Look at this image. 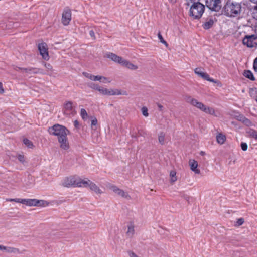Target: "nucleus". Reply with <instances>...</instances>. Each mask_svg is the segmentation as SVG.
Wrapping results in <instances>:
<instances>
[{
  "label": "nucleus",
  "instance_id": "f257e3e1",
  "mask_svg": "<svg viewBox=\"0 0 257 257\" xmlns=\"http://www.w3.org/2000/svg\"><path fill=\"white\" fill-rule=\"evenodd\" d=\"M48 131L51 135L57 136L59 143L62 149L67 150L69 148V144L67 137L69 133L65 126L56 124L49 128Z\"/></svg>",
  "mask_w": 257,
  "mask_h": 257
},
{
  "label": "nucleus",
  "instance_id": "f03ea898",
  "mask_svg": "<svg viewBox=\"0 0 257 257\" xmlns=\"http://www.w3.org/2000/svg\"><path fill=\"white\" fill-rule=\"evenodd\" d=\"M241 4L236 0H228L223 7L224 14L229 17H235L241 12Z\"/></svg>",
  "mask_w": 257,
  "mask_h": 257
},
{
  "label": "nucleus",
  "instance_id": "7ed1b4c3",
  "mask_svg": "<svg viewBox=\"0 0 257 257\" xmlns=\"http://www.w3.org/2000/svg\"><path fill=\"white\" fill-rule=\"evenodd\" d=\"M191 3L189 13L190 16L194 19H199L202 16L205 6L199 2V0H190Z\"/></svg>",
  "mask_w": 257,
  "mask_h": 257
},
{
  "label": "nucleus",
  "instance_id": "20e7f679",
  "mask_svg": "<svg viewBox=\"0 0 257 257\" xmlns=\"http://www.w3.org/2000/svg\"><path fill=\"white\" fill-rule=\"evenodd\" d=\"M185 99L187 102L190 103L206 113L210 114H213L214 113V110L213 108L207 107L202 102L198 101L196 99L190 96H186Z\"/></svg>",
  "mask_w": 257,
  "mask_h": 257
},
{
  "label": "nucleus",
  "instance_id": "39448f33",
  "mask_svg": "<svg viewBox=\"0 0 257 257\" xmlns=\"http://www.w3.org/2000/svg\"><path fill=\"white\" fill-rule=\"evenodd\" d=\"M242 43L243 45L249 48L256 47L257 35L254 34L245 35L242 40Z\"/></svg>",
  "mask_w": 257,
  "mask_h": 257
},
{
  "label": "nucleus",
  "instance_id": "423d86ee",
  "mask_svg": "<svg viewBox=\"0 0 257 257\" xmlns=\"http://www.w3.org/2000/svg\"><path fill=\"white\" fill-rule=\"evenodd\" d=\"M205 5L212 11L219 12L222 7L221 0H206Z\"/></svg>",
  "mask_w": 257,
  "mask_h": 257
},
{
  "label": "nucleus",
  "instance_id": "0eeeda50",
  "mask_svg": "<svg viewBox=\"0 0 257 257\" xmlns=\"http://www.w3.org/2000/svg\"><path fill=\"white\" fill-rule=\"evenodd\" d=\"M79 181L78 176H69L65 177L62 181V185L66 187H77V183Z\"/></svg>",
  "mask_w": 257,
  "mask_h": 257
},
{
  "label": "nucleus",
  "instance_id": "6e6552de",
  "mask_svg": "<svg viewBox=\"0 0 257 257\" xmlns=\"http://www.w3.org/2000/svg\"><path fill=\"white\" fill-rule=\"evenodd\" d=\"M47 202L44 200H39L36 199H23L22 204L29 206H44Z\"/></svg>",
  "mask_w": 257,
  "mask_h": 257
},
{
  "label": "nucleus",
  "instance_id": "1a4fd4ad",
  "mask_svg": "<svg viewBox=\"0 0 257 257\" xmlns=\"http://www.w3.org/2000/svg\"><path fill=\"white\" fill-rule=\"evenodd\" d=\"M71 20V11L68 8H65L62 13V23L65 26H67Z\"/></svg>",
  "mask_w": 257,
  "mask_h": 257
},
{
  "label": "nucleus",
  "instance_id": "9d476101",
  "mask_svg": "<svg viewBox=\"0 0 257 257\" xmlns=\"http://www.w3.org/2000/svg\"><path fill=\"white\" fill-rule=\"evenodd\" d=\"M38 47L42 58L45 60H49V57L46 44L45 43L39 44Z\"/></svg>",
  "mask_w": 257,
  "mask_h": 257
},
{
  "label": "nucleus",
  "instance_id": "9b49d317",
  "mask_svg": "<svg viewBox=\"0 0 257 257\" xmlns=\"http://www.w3.org/2000/svg\"><path fill=\"white\" fill-rule=\"evenodd\" d=\"M105 57L111 59L114 62L120 64V65L123 59L121 57L118 56L116 54L111 52H107L105 54Z\"/></svg>",
  "mask_w": 257,
  "mask_h": 257
},
{
  "label": "nucleus",
  "instance_id": "f8f14e48",
  "mask_svg": "<svg viewBox=\"0 0 257 257\" xmlns=\"http://www.w3.org/2000/svg\"><path fill=\"white\" fill-rule=\"evenodd\" d=\"M64 114L66 115L75 114L74 109L73 107V103L71 101H68L64 105Z\"/></svg>",
  "mask_w": 257,
  "mask_h": 257
},
{
  "label": "nucleus",
  "instance_id": "ddd939ff",
  "mask_svg": "<svg viewBox=\"0 0 257 257\" xmlns=\"http://www.w3.org/2000/svg\"><path fill=\"white\" fill-rule=\"evenodd\" d=\"M111 189L114 193H115L117 195H118L123 198H130L128 194L126 192H125L123 190L117 188L116 186H112Z\"/></svg>",
  "mask_w": 257,
  "mask_h": 257
},
{
  "label": "nucleus",
  "instance_id": "4468645a",
  "mask_svg": "<svg viewBox=\"0 0 257 257\" xmlns=\"http://www.w3.org/2000/svg\"><path fill=\"white\" fill-rule=\"evenodd\" d=\"M0 250L5 251V252L9 253H20L19 249L15 247L10 246H5L1 245Z\"/></svg>",
  "mask_w": 257,
  "mask_h": 257
},
{
  "label": "nucleus",
  "instance_id": "2eb2a0df",
  "mask_svg": "<svg viewBox=\"0 0 257 257\" xmlns=\"http://www.w3.org/2000/svg\"><path fill=\"white\" fill-rule=\"evenodd\" d=\"M189 165L190 166L191 170L195 173L199 174L200 173V170L197 169L198 163L194 160H190L189 162Z\"/></svg>",
  "mask_w": 257,
  "mask_h": 257
},
{
  "label": "nucleus",
  "instance_id": "dca6fc26",
  "mask_svg": "<svg viewBox=\"0 0 257 257\" xmlns=\"http://www.w3.org/2000/svg\"><path fill=\"white\" fill-rule=\"evenodd\" d=\"M15 69L16 71L21 70L23 73H26L30 74H35L34 72H36V68L29 67L27 68H20L16 67Z\"/></svg>",
  "mask_w": 257,
  "mask_h": 257
},
{
  "label": "nucleus",
  "instance_id": "f3484780",
  "mask_svg": "<svg viewBox=\"0 0 257 257\" xmlns=\"http://www.w3.org/2000/svg\"><path fill=\"white\" fill-rule=\"evenodd\" d=\"M79 181L77 183V187H89V184L91 181L88 179H81L78 177Z\"/></svg>",
  "mask_w": 257,
  "mask_h": 257
},
{
  "label": "nucleus",
  "instance_id": "a211bd4d",
  "mask_svg": "<svg viewBox=\"0 0 257 257\" xmlns=\"http://www.w3.org/2000/svg\"><path fill=\"white\" fill-rule=\"evenodd\" d=\"M121 65L126 67L128 69H130L131 70H136L138 69V66L132 64L130 61L123 59L122 61L121 62Z\"/></svg>",
  "mask_w": 257,
  "mask_h": 257
},
{
  "label": "nucleus",
  "instance_id": "6ab92c4d",
  "mask_svg": "<svg viewBox=\"0 0 257 257\" xmlns=\"http://www.w3.org/2000/svg\"><path fill=\"white\" fill-rule=\"evenodd\" d=\"M89 188L92 190L94 191L97 194H100L102 193L99 188L92 182H90L89 184Z\"/></svg>",
  "mask_w": 257,
  "mask_h": 257
},
{
  "label": "nucleus",
  "instance_id": "aec40b11",
  "mask_svg": "<svg viewBox=\"0 0 257 257\" xmlns=\"http://www.w3.org/2000/svg\"><path fill=\"white\" fill-rule=\"evenodd\" d=\"M243 75L252 81H254L255 80L253 73L250 70H245L243 73Z\"/></svg>",
  "mask_w": 257,
  "mask_h": 257
},
{
  "label": "nucleus",
  "instance_id": "412c9836",
  "mask_svg": "<svg viewBox=\"0 0 257 257\" xmlns=\"http://www.w3.org/2000/svg\"><path fill=\"white\" fill-rule=\"evenodd\" d=\"M44 66L46 68V73L47 75H49L50 76L53 74V69L52 65L49 63H44Z\"/></svg>",
  "mask_w": 257,
  "mask_h": 257
},
{
  "label": "nucleus",
  "instance_id": "4be33fe9",
  "mask_svg": "<svg viewBox=\"0 0 257 257\" xmlns=\"http://www.w3.org/2000/svg\"><path fill=\"white\" fill-rule=\"evenodd\" d=\"M214 23V21L212 19L210 18L209 20L204 23L203 25L204 29H209L210 28Z\"/></svg>",
  "mask_w": 257,
  "mask_h": 257
},
{
  "label": "nucleus",
  "instance_id": "5701e85b",
  "mask_svg": "<svg viewBox=\"0 0 257 257\" xmlns=\"http://www.w3.org/2000/svg\"><path fill=\"white\" fill-rule=\"evenodd\" d=\"M216 140L219 144H222L226 140V137L222 134H219L216 136Z\"/></svg>",
  "mask_w": 257,
  "mask_h": 257
},
{
  "label": "nucleus",
  "instance_id": "b1692460",
  "mask_svg": "<svg viewBox=\"0 0 257 257\" xmlns=\"http://www.w3.org/2000/svg\"><path fill=\"white\" fill-rule=\"evenodd\" d=\"M121 94V91L118 89H108V95H118Z\"/></svg>",
  "mask_w": 257,
  "mask_h": 257
},
{
  "label": "nucleus",
  "instance_id": "393cba45",
  "mask_svg": "<svg viewBox=\"0 0 257 257\" xmlns=\"http://www.w3.org/2000/svg\"><path fill=\"white\" fill-rule=\"evenodd\" d=\"M165 133L162 132H160L158 135L159 142L162 145L165 143Z\"/></svg>",
  "mask_w": 257,
  "mask_h": 257
},
{
  "label": "nucleus",
  "instance_id": "a878e982",
  "mask_svg": "<svg viewBox=\"0 0 257 257\" xmlns=\"http://www.w3.org/2000/svg\"><path fill=\"white\" fill-rule=\"evenodd\" d=\"M127 235L128 236L132 237L134 233V228L132 225L128 226V229L127 231Z\"/></svg>",
  "mask_w": 257,
  "mask_h": 257
},
{
  "label": "nucleus",
  "instance_id": "bb28decb",
  "mask_svg": "<svg viewBox=\"0 0 257 257\" xmlns=\"http://www.w3.org/2000/svg\"><path fill=\"white\" fill-rule=\"evenodd\" d=\"M23 143L26 146H27L29 148H32L33 147V144L32 142L27 138H25L23 139Z\"/></svg>",
  "mask_w": 257,
  "mask_h": 257
},
{
  "label": "nucleus",
  "instance_id": "cd10ccee",
  "mask_svg": "<svg viewBox=\"0 0 257 257\" xmlns=\"http://www.w3.org/2000/svg\"><path fill=\"white\" fill-rule=\"evenodd\" d=\"M202 78H203L204 80H207L210 82H216L214 79L210 78L209 77V75L207 73L205 72L204 73L203 75H202Z\"/></svg>",
  "mask_w": 257,
  "mask_h": 257
},
{
  "label": "nucleus",
  "instance_id": "c85d7f7f",
  "mask_svg": "<svg viewBox=\"0 0 257 257\" xmlns=\"http://www.w3.org/2000/svg\"><path fill=\"white\" fill-rule=\"evenodd\" d=\"M176 173L175 171H171L170 173V176L171 177V181L174 182L177 180V177L176 176Z\"/></svg>",
  "mask_w": 257,
  "mask_h": 257
},
{
  "label": "nucleus",
  "instance_id": "c756f323",
  "mask_svg": "<svg viewBox=\"0 0 257 257\" xmlns=\"http://www.w3.org/2000/svg\"><path fill=\"white\" fill-rule=\"evenodd\" d=\"M248 133L252 138L257 140V131L254 130H250L249 131Z\"/></svg>",
  "mask_w": 257,
  "mask_h": 257
},
{
  "label": "nucleus",
  "instance_id": "7c9ffc66",
  "mask_svg": "<svg viewBox=\"0 0 257 257\" xmlns=\"http://www.w3.org/2000/svg\"><path fill=\"white\" fill-rule=\"evenodd\" d=\"M98 91L102 94L108 95V89L104 88L100 86Z\"/></svg>",
  "mask_w": 257,
  "mask_h": 257
},
{
  "label": "nucleus",
  "instance_id": "2f4dec72",
  "mask_svg": "<svg viewBox=\"0 0 257 257\" xmlns=\"http://www.w3.org/2000/svg\"><path fill=\"white\" fill-rule=\"evenodd\" d=\"M80 115L83 119H85L88 116L87 113L85 109H81L80 112Z\"/></svg>",
  "mask_w": 257,
  "mask_h": 257
},
{
  "label": "nucleus",
  "instance_id": "473e14b6",
  "mask_svg": "<svg viewBox=\"0 0 257 257\" xmlns=\"http://www.w3.org/2000/svg\"><path fill=\"white\" fill-rule=\"evenodd\" d=\"M88 86L92 88V89H95V90H96L98 91L100 86H99V85L97 84H95L94 83H89L88 84Z\"/></svg>",
  "mask_w": 257,
  "mask_h": 257
},
{
  "label": "nucleus",
  "instance_id": "72a5a7b5",
  "mask_svg": "<svg viewBox=\"0 0 257 257\" xmlns=\"http://www.w3.org/2000/svg\"><path fill=\"white\" fill-rule=\"evenodd\" d=\"M158 37L159 40H160V42L161 43L164 44L166 46H168V43H167V42L166 41H165L164 40L162 35L160 34V32L158 34Z\"/></svg>",
  "mask_w": 257,
  "mask_h": 257
},
{
  "label": "nucleus",
  "instance_id": "f704fd0d",
  "mask_svg": "<svg viewBox=\"0 0 257 257\" xmlns=\"http://www.w3.org/2000/svg\"><path fill=\"white\" fill-rule=\"evenodd\" d=\"M22 200H23V199H20V198H14V199L9 198V199H7L6 201H9V202H15L17 203H22Z\"/></svg>",
  "mask_w": 257,
  "mask_h": 257
},
{
  "label": "nucleus",
  "instance_id": "c9c22d12",
  "mask_svg": "<svg viewBox=\"0 0 257 257\" xmlns=\"http://www.w3.org/2000/svg\"><path fill=\"white\" fill-rule=\"evenodd\" d=\"M102 78H103V76H99V75H97V76L94 75L93 81H99L104 83H106V81L102 80Z\"/></svg>",
  "mask_w": 257,
  "mask_h": 257
},
{
  "label": "nucleus",
  "instance_id": "e433bc0d",
  "mask_svg": "<svg viewBox=\"0 0 257 257\" xmlns=\"http://www.w3.org/2000/svg\"><path fill=\"white\" fill-rule=\"evenodd\" d=\"M97 124V120L96 118L94 117L92 120L91 123V125L92 129L95 130V127Z\"/></svg>",
  "mask_w": 257,
  "mask_h": 257
},
{
  "label": "nucleus",
  "instance_id": "4c0bfd02",
  "mask_svg": "<svg viewBox=\"0 0 257 257\" xmlns=\"http://www.w3.org/2000/svg\"><path fill=\"white\" fill-rule=\"evenodd\" d=\"M195 73L198 75V76H200L201 77H202V75L204 74L205 72H202L201 70V69L199 68H197L194 70Z\"/></svg>",
  "mask_w": 257,
  "mask_h": 257
},
{
  "label": "nucleus",
  "instance_id": "58836bf2",
  "mask_svg": "<svg viewBox=\"0 0 257 257\" xmlns=\"http://www.w3.org/2000/svg\"><path fill=\"white\" fill-rule=\"evenodd\" d=\"M83 74L85 77L90 79V80H94V75L87 72H83Z\"/></svg>",
  "mask_w": 257,
  "mask_h": 257
},
{
  "label": "nucleus",
  "instance_id": "ea45409f",
  "mask_svg": "<svg viewBox=\"0 0 257 257\" xmlns=\"http://www.w3.org/2000/svg\"><path fill=\"white\" fill-rule=\"evenodd\" d=\"M240 147L241 148V149L243 151H246L247 150V148H248V145L245 142H241V144H240Z\"/></svg>",
  "mask_w": 257,
  "mask_h": 257
},
{
  "label": "nucleus",
  "instance_id": "a19ab883",
  "mask_svg": "<svg viewBox=\"0 0 257 257\" xmlns=\"http://www.w3.org/2000/svg\"><path fill=\"white\" fill-rule=\"evenodd\" d=\"M18 160L22 163H24L25 159L24 155L19 154L17 156Z\"/></svg>",
  "mask_w": 257,
  "mask_h": 257
},
{
  "label": "nucleus",
  "instance_id": "79ce46f5",
  "mask_svg": "<svg viewBox=\"0 0 257 257\" xmlns=\"http://www.w3.org/2000/svg\"><path fill=\"white\" fill-rule=\"evenodd\" d=\"M35 74H47L46 72H44L42 69L36 68V72H34Z\"/></svg>",
  "mask_w": 257,
  "mask_h": 257
},
{
  "label": "nucleus",
  "instance_id": "37998d69",
  "mask_svg": "<svg viewBox=\"0 0 257 257\" xmlns=\"http://www.w3.org/2000/svg\"><path fill=\"white\" fill-rule=\"evenodd\" d=\"M142 114L145 117H147L148 116V109L146 107H143L142 108Z\"/></svg>",
  "mask_w": 257,
  "mask_h": 257
},
{
  "label": "nucleus",
  "instance_id": "c03bdc74",
  "mask_svg": "<svg viewBox=\"0 0 257 257\" xmlns=\"http://www.w3.org/2000/svg\"><path fill=\"white\" fill-rule=\"evenodd\" d=\"M244 223V219L242 218H240L237 219L236 223L238 226L241 225Z\"/></svg>",
  "mask_w": 257,
  "mask_h": 257
},
{
  "label": "nucleus",
  "instance_id": "a18cd8bd",
  "mask_svg": "<svg viewBox=\"0 0 257 257\" xmlns=\"http://www.w3.org/2000/svg\"><path fill=\"white\" fill-rule=\"evenodd\" d=\"M253 14L254 15V18L257 19V5H255L253 7Z\"/></svg>",
  "mask_w": 257,
  "mask_h": 257
},
{
  "label": "nucleus",
  "instance_id": "49530a36",
  "mask_svg": "<svg viewBox=\"0 0 257 257\" xmlns=\"http://www.w3.org/2000/svg\"><path fill=\"white\" fill-rule=\"evenodd\" d=\"M253 69L255 71L257 72V57L254 60Z\"/></svg>",
  "mask_w": 257,
  "mask_h": 257
},
{
  "label": "nucleus",
  "instance_id": "de8ad7c7",
  "mask_svg": "<svg viewBox=\"0 0 257 257\" xmlns=\"http://www.w3.org/2000/svg\"><path fill=\"white\" fill-rule=\"evenodd\" d=\"M240 120H242L245 123L249 122V119L245 118L242 115L240 116Z\"/></svg>",
  "mask_w": 257,
  "mask_h": 257
},
{
  "label": "nucleus",
  "instance_id": "09e8293b",
  "mask_svg": "<svg viewBox=\"0 0 257 257\" xmlns=\"http://www.w3.org/2000/svg\"><path fill=\"white\" fill-rule=\"evenodd\" d=\"M89 35L93 39L95 38L94 32L92 30L89 31Z\"/></svg>",
  "mask_w": 257,
  "mask_h": 257
},
{
  "label": "nucleus",
  "instance_id": "8fccbe9b",
  "mask_svg": "<svg viewBox=\"0 0 257 257\" xmlns=\"http://www.w3.org/2000/svg\"><path fill=\"white\" fill-rule=\"evenodd\" d=\"M128 255L130 257H138L134 252L129 251L128 252Z\"/></svg>",
  "mask_w": 257,
  "mask_h": 257
},
{
  "label": "nucleus",
  "instance_id": "3c124183",
  "mask_svg": "<svg viewBox=\"0 0 257 257\" xmlns=\"http://www.w3.org/2000/svg\"><path fill=\"white\" fill-rule=\"evenodd\" d=\"M74 125L77 128L79 127V123L77 120L74 121Z\"/></svg>",
  "mask_w": 257,
  "mask_h": 257
},
{
  "label": "nucleus",
  "instance_id": "603ef678",
  "mask_svg": "<svg viewBox=\"0 0 257 257\" xmlns=\"http://www.w3.org/2000/svg\"><path fill=\"white\" fill-rule=\"evenodd\" d=\"M4 92V89L3 87L2 83L0 82V93H3Z\"/></svg>",
  "mask_w": 257,
  "mask_h": 257
},
{
  "label": "nucleus",
  "instance_id": "864d4df0",
  "mask_svg": "<svg viewBox=\"0 0 257 257\" xmlns=\"http://www.w3.org/2000/svg\"><path fill=\"white\" fill-rule=\"evenodd\" d=\"M157 105L160 111H162L163 110L164 107L163 106V105H162L160 104H158Z\"/></svg>",
  "mask_w": 257,
  "mask_h": 257
},
{
  "label": "nucleus",
  "instance_id": "5fc2aeb1",
  "mask_svg": "<svg viewBox=\"0 0 257 257\" xmlns=\"http://www.w3.org/2000/svg\"><path fill=\"white\" fill-rule=\"evenodd\" d=\"M102 80L106 81V83L110 82V81L108 79L105 77H103V78H102Z\"/></svg>",
  "mask_w": 257,
  "mask_h": 257
},
{
  "label": "nucleus",
  "instance_id": "6e6d98bb",
  "mask_svg": "<svg viewBox=\"0 0 257 257\" xmlns=\"http://www.w3.org/2000/svg\"><path fill=\"white\" fill-rule=\"evenodd\" d=\"M250 1L254 3L255 5H257V0H250Z\"/></svg>",
  "mask_w": 257,
  "mask_h": 257
},
{
  "label": "nucleus",
  "instance_id": "4d7b16f0",
  "mask_svg": "<svg viewBox=\"0 0 257 257\" xmlns=\"http://www.w3.org/2000/svg\"><path fill=\"white\" fill-rule=\"evenodd\" d=\"M201 154L203 155V152H201Z\"/></svg>",
  "mask_w": 257,
  "mask_h": 257
},
{
  "label": "nucleus",
  "instance_id": "13d9d810",
  "mask_svg": "<svg viewBox=\"0 0 257 257\" xmlns=\"http://www.w3.org/2000/svg\"><path fill=\"white\" fill-rule=\"evenodd\" d=\"M255 100H256V101L257 102V97H256V98H255Z\"/></svg>",
  "mask_w": 257,
  "mask_h": 257
}]
</instances>
